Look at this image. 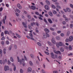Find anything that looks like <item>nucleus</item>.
Listing matches in <instances>:
<instances>
[{
	"label": "nucleus",
	"instance_id": "1",
	"mask_svg": "<svg viewBox=\"0 0 73 73\" xmlns=\"http://www.w3.org/2000/svg\"><path fill=\"white\" fill-rule=\"evenodd\" d=\"M56 46L57 48H59L60 46H62V45H63V43L61 42H59L58 43L57 42L56 44Z\"/></svg>",
	"mask_w": 73,
	"mask_h": 73
},
{
	"label": "nucleus",
	"instance_id": "2",
	"mask_svg": "<svg viewBox=\"0 0 73 73\" xmlns=\"http://www.w3.org/2000/svg\"><path fill=\"white\" fill-rule=\"evenodd\" d=\"M29 36H31V37L30 38V39L31 40H35V39L33 38V34H32V33H31L29 34Z\"/></svg>",
	"mask_w": 73,
	"mask_h": 73
},
{
	"label": "nucleus",
	"instance_id": "3",
	"mask_svg": "<svg viewBox=\"0 0 73 73\" xmlns=\"http://www.w3.org/2000/svg\"><path fill=\"white\" fill-rule=\"evenodd\" d=\"M9 69V67L8 66H5L4 67V70L5 71L8 70Z\"/></svg>",
	"mask_w": 73,
	"mask_h": 73
},
{
	"label": "nucleus",
	"instance_id": "4",
	"mask_svg": "<svg viewBox=\"0 0 73 73\" xmlns=\"http://www.w3.org/2000/svg\"><path fill=\"white\" fill-rule=\"evenodd\" d=\"M54 52L55 53H56V54H61V52H60V51H57L56 50H54Z\"/></svg>",
	"mask_w": 73,
	"mask_h": 73
},
{
	"label": "nucleus",
	"instance_id": "5",
	"mask_svg": "<svg viewBox=\"0 0 73 73\" xmlns=\"http://www.w3.org/2000/svg\"><path fill=\"white\" fill-rule=\"evenodd\" d=\"M17 58L18 62H20V65H21V64H22V60L21 59L20 60V58H19V56L17 57Z\"/></svg>",
	"mask_w": 73,
	"mask_h": 73
},
{
	"label": "nucleus",
	"instance_id": "6",
	"mask_svg": "<svg viewBox=\"0 0 73 73\" xmlns=\"http://www.w3.org/2000/svg\"><path fill=\"white\" fill-rule=\"evenodd\" d=\"M51 57L53 58V59H55V57H54V54L53 53V52H51Z\"/></svg>",
	"mask_w": 73,
	"mask_h": 73
},
{
	"label": "nucleus",
	"instance_id": "7",
	"mask_svg": "<svg viewBox=\"0 0 73 73\" xmlns=\"http://www.w3.org/2000/svg\"><path fill=\"white\" fill-rule=\"evenodd\" d=\"M32 71V69L31 67H29L27 68V72H31Z\"/></svg>",
	"mask_w": 73,
	"mask_h": 73
},
{
	"label": "nucleus",
	"instance_id": "8",
	"mask_svg": "<svg viewBox=\"0 0 73 73\" xmlns=\"http://www.w3.org/2000/svg\"><path fill=\"white\" fill-rule=\"evenodd\" d=\"M22 24L25 28H27V25L24 23V22H23Z\"/></svg>",
	"mask_w": 73,
	"mask_h": 73
},
{
	"label": "nucleus",
	"instance_id": "9",
	"mask_svg": "<svg viewBox=\"0 0 73 73\" xmlns=\"http://www.w3.org/2000/svg\"><path fill=\"white\" fill-rule=\"evenodd\" d=\"M46 10H49V7H48V6L47 5H45L44 6Z\"/></svg>",
	"mask_w": 73,
	"mask_h": 73
},
{
	"label": "nucleus",
	"instance_id": "10",
	"mask_svg": "<svg viewBox=\"0 0 73 73\" xmlns=\"http://www.w3.org/2000/svg\"><path fill=\"white\" fill-rule=\"evenodd\" d=\"M6 19H7V16H5L4 17V18L3 19V20L2 21L3 23V24H5V20H6Z\"/></svg>",
	"mask_w": 73,
	"mask_h": 73
},
{
	"label": "nucleus",
	"instance_id": "11",
	"mask_svg": "<svg viewBox=\"0 0 73 73\" xmlns=\"http://www.w3.org/2000/svg\"><path fill=\"white\" fill-rule=\"evenodd\" d=\"M17 7L19 8V9H22V7H21V6L20 4L18 3L17 5Z\"/></svg>",
	"mask_w": 73,
	"mask_h": 73
},
{
	"label": "nucleus",
	"instance_id": "12",
	"mask_svg": "<svg viewBox=\"0 0 73 73\" xmlns=\"http://www.w3.org/2000/svg\"><path fill=\"white\" fill-rule=\"evenodd\" d=\"M73 37L72 36H70L69 38V41H71L73 40Z\"/></svg>",
	"mask_w": 73,
	"mask_h": 73
},
{
	"label": "nucleus",
	"instance_id": "13",
	"mask_svg": "<svg viewBox=\"0 0 73 73\" xmlns=\"http://www.w3.org/2000/svg\"><path fill=\"white\" fill-rule=\"evenodd\" d=\"M31 8L33 10H35L36 9V7L35 6H31Z\"/></svg>",
	"mask_w": 73,
	"mask_h": 73
},
{
	"label": "nucleus",
	"instance_id": "14",
	"mask_svg": "<svg viewBox=\"0 0 73 73\" xmlns=\"http://www.w3.org/2000/svg\"><path fill=\"white\" fill-rule=\"evenodd\" d=\"M60 50L61 52H63L64 51V48L63 47L60 48Z\"/></svg>",
	"mask_w": 73,
	"mask_h": 73
},
{
	"label": "nucleus",
	"instance_id": "15",
	"mask_svg": "<svg viewBox=\"0 0 73 73\" xmlns=\"http://www.w3.org/2000/svg\"><path fill=\"white\" fill-rule=\"evenodd\" d=\"M70 31H68L67 32V34L66 35L67 36H69V35H70Z\"/></svg>",
	"mask_w": 73,
	"mask_h": 73
},
{
	"label": "nucleus",
	"instance_id": "16",
	"mask_svg": "<svg viewBox=\"0 0 73 73\" xmlns=\"http://www.w3.org/2000/svg\"><path fill=\"white\" fill-rule=\"evenodd\" d=\"M5 34H8V35H9V32L8 31H5L4 32Z\"/></svg>",
	"mask_w": 73,
	"mask_h": 73
},
{
	"label": "nucleus",
	"instance_id": "17",
	"mask_svg": "<svg viewBox=\"0 0 73 73\" xmlns=\"http://www.w3.org/2000/svg\"><path fill=\"white\" fill-rule=\"evenodd\" d=\"M44 31L46 32H47V33H49V30L47 29H44Z\"/></svg>",
	"mask_w": 73,
	"mask_h": 73
},
{
	"label": "nucleus",
	"instance_id": "18",
	"mask_svg": "<svg viewBox=\"0 0 73 73\" xmlns=\"http://www.w3.org/2000/svg\"><path fill=\"white\" fill-rule=\"evenodd\" d=\"M43 36L44 38H46L47 36H46V34H45L43 33Z\"/></svg>",
	"mask_w": 73,
	"mask_h": 73
},
{
	"label": "nucleus",
	"instance_id": "19",
	"mask_svg": "<svg viewBox=\"0 0 73 73\" xmlns=\"http://www.w3.org/2000/svg\"><path fill=\"white\" fill-rule=\"evenodd\" d=\"M52 42V43L53 44H56V41L53 40V39H52L51 40Z\"/></svg>",
	"mask_w": 73,
	"mask_h": 73
},
{
	"label": "nucleus",
	"instance_id": "20",
	"mask_svg": "<svg viewBox=\"0 0 73 73\" xmlns=\"http://www.w3.org/2000/svg\"><path fill=\"white\" fill-rule=\"evenodd\" d=\"M48 21L50 23V24H52V21L50 19H48Z\"/></svg>",
	"mask_w": 73,
	"mask_h": 73
},
{
	"label": "nucleus",
	"instance_id": "21",
	"mask_svg": "<svg viewBox=\"0 0 73 73\" xmlns=\"http://www.w3.org/2000/svg\"><path fill=\"white\" fill-rule=\"evenodd\" d=\"M30 56L32 58H35V56H34V55H33V54H30Z\"/></svg>",
	"mask_w": 73,
	"mask_h": 73
},
{
	"label": "nucleus",
	"instance_id": "22",
	"mask_svg": "<svg viewBox=\"0 0 73 73\" xmlns=\"http://www.w3.org/2000/svg\"><path fill=\"white\" fill-rule=\"evenodd\" d=\"M49 14L50 16H53V14L51 12H49Z\"/></svg>",
	"mask_w": 73,
	"mask_h": 73
},
{
	"label": "nucleus",
	"instance_id": "23",
	"mask_svg": "<svg viewBox=\"0 0 73 73\" xmlns=\"http://www.w3.org/2000/svg\"><path fill=\"white\" fill-rule=\"evenodd\" d=\"M66 10L68 12H71V10H70V9L68 8H66Z\"/></svg>",
	"mask_w": 73,
	"mask_h": 73
},
{
	"label": "nucleus",
	"instance_id": "24",
	"mask_svg": "<svg viewBox=\"0 0 73 73\" xmlns=\"http://www.w3.org/2000/svg\"><path fill=\"white\" fill-rule=\"evenodd\" d=\"M35 22H33V23H31V26H32V27H33V25H35Z\"/></svg>",
	"mask_w": 73,
	"mask_h": 73
},
{
	"label": "nucleus",
	"instance_id": "25",
	"mask_svg": "<svg viewBox=\"0 0 73 73\" xmlns=\"http://www.w3.org/2000/svg\"><path fill=\"white\" fill-rule=\"evenodd\" d=\"M37 44L38 45V46H41V45H42L41 43L40 42H38L37 43Z\"/></svg>",
	"mask_w": 73,
	"mask_h": 73
},
{
	"label": "nucleus",
	"instance_id": "26",
	"mask_svg": "<svg viewBox=\"0 0 73 73\" xmlns=\"http://www.w3.org/2000/svg\"><path fill=\"white\" fill-rule=\"evenodd\" d=\"M10 60L11 62H13L14 60L13 59V57H11Z\"/></svg>",
	"mask_w": 73,
	"mask_h": 73
},
{
	"label": "nucleus",
	"instance_id": "27",
	"mask_svg": "<svg viewBox=\"0 0 73 73\" xmlns=\"http://www.w3.org/2000/svg\"><path fill=\"white\" fill-rule=\"evenodd\" d=\"M46 2L47 4H49V5H50V2L48 0H46Z\"/></svg>",
	"mask_w": 73,
	"mask_h": 73
},
{
	"label": "nucleus",
	"instance_id": "28",
	"mask_svg": "<svg viewBox=\"0 0 73 73\" xmlns=\"http://www.w3.org/2000/svg\"><path fill=\"white\" fill-rule=\"evenodd\" d=\"M52 12L53 13H54V15H55V14H57V11L55 10H53Z\"/></svg>",
	"mask_w": 73,
	"mask_h": 73
},
{
	"label": "nucleus",
	"instance_id": "29",
	"mask_svg": "<svg viewBox=\"0 0 73 73\" xmlns=\"http://www.w3.org/2000/svg\"><path fill=\"white\" fill-rule=\"evenodd\" d=\"M69 50H72V47L71 45H70L69 47Z\"/></svg>",
	"mask_w": 73,
	"mask_h": 73
},
{
	"label": "nucleus",
	"instance_id": "30",
	"mask_svg": "<svg viewBox=\"0 0 73 73\" xmlns=\"http://www.w3.org/2000/svg\"><path fill=\"white\" fill-rule=\"evenodd\" d=\"M27 16L28 19H31V16H30V15H27Z\"/></svg>",
	"mask_w": 73,
	"mask_h": 73
},
{
	"label": "nucleus",
	"instance_id": "31",
	"mask_svg": "<svg viewBox=\"0 0 73 73\" xmlns=\"http://www.w3.org/2000/svg\"><path fill=\"white\" fill-rule=\"evenodd\" d=\"M50 29L51 30V31H54V28H52V27H51L50 28Z\"/></svg>",
	"mask_w": 73,
	"mask_h": 73
},
{
	"label": "nucleus",
	"instance_id": "32",
	"mask_svg": "<svg viewBox=\"0 0 73 73\" xmlns=\"http://www.w3.org/2000/svg\"><path fill=\"white\" fill-rule=\"evenodd\" d=\"M16 36H17V37H18V38H21V36H20L18 34H16Z\"/></svg>",
	"mask_w": 73,
	"mask_h": 73
},
{
	"label": "nucleus",
	"instance_id": "33",
	"mask_svg": "<svg viewBox=\"0 0 73 73\" xmlns=\"http://www.w3.org/2000/svg\"><path fill=\"white\" fill-rule=\"evenodd\" d=\"M64 48L66 49H68V46H64Z\"/></svg>",
	"mask_w": 73,
	"mask_h": 73
},
{
	"label": "nucleus",
	"instance_id": "34",
	"mask_svg": "<svg viewBox=\"0 0 73 73\" xmlns=\"http://www.w3.org/2000/svg\"><path fill=\"white\" fill-rule=\"evenodd\" d=\"M16 11L18 13H20V12H21L20 11V10H19V9H16Z\"/></svg>",
	"mask_w": 73,
	"mask_h": 73
},
{
	"label": "nucleus",
	"instance_id": "35",
	"mask_svg": "<svg viewBox=\"0 0 73 73\" xmlns=\"http://www.w3.org/2000/svg\"><path fill=\"white\" fill-rule=\"evenodd\" d=\"M56 7H57V8H59V9H61V8H62L60 6L58 5H57Z\"/></svg>",
	"mask_w": 73,
	"mask_h": 73
},
{
	"label": "nucleus",
	"instance_id": "36",
	"mask_svg": "<svg viewBox=\"0 0 73 73\" xmlns=\"http://www.w3.org/2000/svg\"><path fill=\"white\" fill-rule=\"evenodd\" d=\"M28 28L29 29H32V27L30 25H29Z\"/></svg>",
	"mask_w": 73,
	"mask_h": 73
},
{
	"label": "nucleus",
	"instance_id": "37",
	"mask_svg": "<svg viewBox=\"0 0 73 73\" xmlns=\"http://www.w3.org/2000/svg\"><path fill=\"white\" fill-rule=\"evenodd\" d=\"M29 64H30V65L31 66H32V65H33V63L31 61H30L29 62Z\"/></svg>",
	"mask_w": 73,
	"mask_h": 73
},
{
	"label": "nucleus",
	"instance_id": "38",
	"mask_svg": "<svg viewBox=\"0 0 73 73\" xmlns=\"http://www.w3.org/2000/svg\"><path fill=\"white\" fill-rule=\"evenodd\" d=\"M69 41V39H68V38H66V39L65 41L67 42H68Z\"/></svg>",
	"mask_w": 73,
	"mask_h": 73
},
{
	"label": "nucleus",
	"instance_id": "39",
	"mask_svg": "<svg viewBox=\"0 0 73 73\" xmlns=\"http://www.w3.org/2000/svg\"><path fill=\"white\" fill-rule=\"evenodd\" d=\"M48 44H49V45H50V46L52 45V44L51 43V42H50L49 41H48Z\"/></svg>",
	"mask_w": 73,
	"mask_h": 73
},
{
	"label": "nucleus",
	"instance_id": "40",
	"mask_svg": "<svg viewBox=\"0 0 73 73\" xmlns=\"http://www.w3.org/2000/svg\"><path fill=\"white\" fill-rule=\"evenodd\" d=\"M35 13L37 15H38V16L39 15V13L37 12H36Z\"/></svg>",
	"mask_w": 73,
	"mask_h": 73
},
{
	"label": "nucleus",
	"instance_id": "41",
	"mask_svg": "<svg viewBox=\"0 0 73 73\" xmlns=\"http://www.w3.org/2000/svg\"><path fill=\"white\" fill-rule=\"evenodd\" d=\"M42 72L43 73H46L45 71V70L43 69H42Z\"/></svg>",
	"mask_w": 73,
	"mask_h": 73
},
{
	"label": "nucleus",
	"instance_id": "42",
	"mask_svg": "<svg viewBox=\"0 0 73 73\" xmlns=\"http://www.w3.org/2000/svg\"><path fill=\"white\" fill-rule=\"evenodd\" d=\"M52 8H53L54 9H55V8H56V6L53 5H52Z\"/></svg>",
	"mask_w": 73,
	"mask_h": 73
},
{
	"label": "nucleus",
	"instance_id": "43",
	"mask_svg": "<svg viewBox=\"0 0 73 73\" xmlns=\"http://www.w3.org/2000/svg\"><path fill=\"white\" fill-rule=\"evenodd\" d=\"M24 57L25 60H26V61H27V57H26V56L24 55Z\"/></svg>",
	"mask_w": 73,
	"mask_h": 73
},
{
	"label": "nucleus",
	"instance_id": "44",
	"mask_svg": "<svg viewBox=\"0 0 73 73\" xmlns=\"http://www.w3.org/2000/svg\"><path fill=\"white\" fill-rule=\"evenodd\" d=\"M23 70L22 69H21L20 70V72L21 73H23Z\"/></svg>",
	"mask_w": 73,
	"mask_h": 73
},
{
	"label": "nucleus",
	"instance_id": "45",
	"mask_svg": "<svg viewBox=\"0 0 73 73\" xmlns=\"http://www.w3.org/2000/svg\"><path fill=\"white\" fill-rule=\"evenodd\" d=\"M56 38L57 39V40H60V37L57 36L56 37Z\"/></svg>",
	"mask_w": 73,
	"mask_h": 73
},
{
	"label": "nucleus",
	"instance_id": "46",
	"mask_svg": "<svg viewBox=\"0 0 73 73\" xmlns=\"http://www.w3.org/2000/svg\"><path fill=\"white\" fill-rule=\"evenodd\" d=\"M60 36H62V37L64 36V34L63 33H61L60 34Z\"/></svg>",
	"mask_w": 73,
	"mask_h": 73
},
{
	"label": "nucleus",
	"instance_id": "47",
	"mask_svg": "<svg viewBox=\"0 0 73 73\" xmlns=\"http://www.w3.org/2000/svg\"><path fill=\"white\" fill-rule=\"evenodd\" d=\"M10 64H11V62H10V61L9 60H8L7 64L8 65H10Z\"/></svg>",
	"mask_w": 73,
	"mask_h": 73
},
{
	"label": "nucleus",
	"instance_id": "48",
	"mask_svg": "<svg viewBox=\"0 0 73 73\" xmlns=\"http://www.w3.org/2000/svg\"><path fill=\"white\" fill-rule=\"evenodd\" d=\"M44 22H45V23H46L47 24V21H46V19H44Z\"/></svg>",
	"mask_w": 73,
	"mask_h": 73
},
{
	"label": "nucleus",
	"instance_id": "49",
	"mask_svg": "<svg viewBox=\"0 0 73 73\" xmlns=\"http://www.w3.org/2000/svg\"><path fill=\"white\" fill-rule=\"evenodd\" d=\"M46 34L47 35V37H49V35L48 34V33H46Z\"/></svg>",
	"mask_w": 73,
	"mask_h": 73
},
{
	"label": "nucleus",
	"instance_id": "50",
	"mask_svg": "<svg viewBox=\"0 0 73 73\" xmlns=\"http://www.w3.org/2000/svg\"><path fill=\"white\" fill-rule=\"evenodd\" d=\"M56 16H57V17H60V15L59 14H56Z\"/></svg>",
	"mask_w": 73,
	"mask_h": 73
},
{
	"label": "nucleus",
	"instance_id": "51",
	"mask_svg": "<svg viewBox=\"0 0 73 73\" xmlns=\"http://www.w3.org/2000/svg\"><path fill=\"white\" fill-rule=\"evenodd\" d=\"M44 53H45L46 54H47V55H49V52H48L44 51Z\"/></svg>",
	"mask_w": 73,
	"mask_h": 73
},
{
	"label": "nucleus",
	"instance_id": "52",
	"mask_svg": "<svg viewBox=\"0 0 73 73\" xmlns=\"http://www.w3.org/2000/svg\"><path fill=\"white\" fill-rule=\"evenodd\" d=\"M1 44L2 45H4V42L3 41H2L1 42Z\"/></svg>",
	"mask_w": 73,
	"mask_h": 73
},
{
	"label": "nucleus",
	"instance_id": "53",
	"mask_svg": "<svg viewBox=\"0 0 73 73\" xmlns=\"http://www.w3.org/2000/svg\"><path fill=\"white\" fill-rule=\"evenodd\" d=\"M6 44H7V45H8L9 44V42L8 40L6 41Z\"/></svg>",
	"mask_w": 73,
	"mask_h": 73
},
{
	"label": "nucleus",
	"instance_id": "54",
	"mask_svg": "<svg viewBox=\"0 0 73 73\" xmlns=\"http://www.w3.org/2000/svg\"><path fill=\"white\" fill-rule=\"evenodd\" d=\"M53 73H58V72L57 71H54L53 72Z\"/></svg>",
	"mask_w": 73,
	"mask_h": 73
},
{
	"label": "nucleus",
	"instance_id": "55",
	"mask_svg": "<svg viewBox=\"0 0 73 73\" xmlns=\"http://www.w3.org/2000/svg\"><path fill=\"white\" fill-rule=\"evenodd\" d=\"M61 33V31H57V33H58V34Z\"/></svg>",
	"mask_w": 73,
	"mask_h": 73
},
{
	"label": "nucleus",
	"instance_id": "56",
	"mask_svg": "<svg viewBox=\"0 0 73 73\" xmlns=\"http://www.w3.org/2000/svg\"><path fill=\"white\" fill-rule=\"evenodd\" d=\"M3 11V7H1L0 8V12H1Z\"/></svg>",
	"mask_w": 73,
	"mask_h": 73
},
{
	"label": "nucleus",
	"instance_id": "57",
	"mask_svg": "<svg viewBox=\"0 0 73 73\" xmlns=\"http://www.w3.org/2000/svg\"><path fill=\"white\" fill-rule=\"evenodd\" d=\"M65 19L66 21H68L69 20L68 19V18H65Z\"/></svg>",
	"mask_w": 73,
	"mask_h": 73
},
{
	"label": "nucleus",
	"instance_id": "58",
	"mask_svg": "<svg viewBox=\"0 0 73 73\" xmlns=\"http://www.w3.org/2000/svg\"><path fill=\"white\" fill-rule=\"evenodd\" d=\"M22 60L23 62H25V60H24V58H23L22 59Z\"/></svg>",
	"mask_w": 73,
	"mask_h": 73
},
{
	"label": "nucleus",
	"instance_id": "59",
	"mask_svg": "<svg viewBox=\"0 0 73 73\" xmlns=\"http://www.w3.org/2000/svg\"><path fill=\"white\" fill-rule=\"evenodd\" d=\"M1 35V36H4V33L3 32H2Z\"/></svg>",
	"mask_w": 73,
	"mask_h": 73
},
{
	"label": "nucleus",
	"instance_id": "60",
	"mask_svg": "<svg viewBox=\"0 0 73 73\" xmlns=\"http://www.w3.org/2000/svg\"><path fill=\"white\" fill-rule=\"evenodd\" d=\"M14 46L15 47V49H17V46L16 45V44H15L14 45Z\"/></svg>",
	"mask_w": 73,
	"mask_h": 73
},
{
	"label": "nucleus",
	"instance_id": "61",
	"mask_svg": "<svg viewBox=\"0 0 73 73\" xmlns=\"http://www.w3.org/2000/svg\"><path fill=\"white\" fill-rule=\"evenodd\" d=\"M73 27V24H70V28H72Z\"/></svg>",
	"mask_w": 73,
	"mask_h": 73
},
{
	"label": "nucleus",
	"instance_id": "62",
	"mask_svg": "<svg viewBox=\"0 0 73 73\" xmlns=\"http://www.w3.org/2000/svg\"><path fill=\"white\" fill-rule=\"evenodd\" d=\"M55 4L56 5H59V3L58 2H55Z\"/></svg>",
	"mask_w": 73,
	"mask_h": 73
},
{
	"label": "nucleus",
	"instance_id": "63",
	"mask_svg": "<svg viewBox=\"0 0 73 73\" xmlns=\"http://www.w3.org/2000/svg\"><path fill=\"white\" fill-rule=\"evenodd\" d=\"M70 7L72 8H73V5L72 4H70Z\"/></svg>",
	"mask_w": 73,
	"mask_h": 73
},
{
	"label": "nucleus",
	"instance_id": "64",
	"mask_svg": "<svg viewBox=\"0 0 73 73\" xmlns=\"http://www.w3.org/2000/svg\"><path fill=\"white\" fill-rule=\"evenodd\" d=\"M70 17H71V18H72V19H73V15H70Z\"/></svg>",
	"mask_w": 73,
	"mask_h": 73
}]
</instances>
